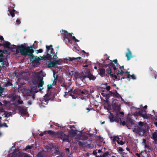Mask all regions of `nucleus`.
<instances>
[{
    "label": "nucleus",
    "mask_w": 157,
    "mask_h": 157,
    "mask_svg": "<svg viewBox=\"0 0 157 157\" xmlns=\"http://www.w3.org/2000/svg\"><path fill=\"white\" fill-rule=\"evenodd\" d=\"M34 52V50L33 49V46H27V51L25 52H23L22 56H30V61L32 62V63L33 64H36V65L39 63L40 59L37 56H34L33 54Z\"/></svg>",
    "instance_id": "obj_1"
},
{
    "label": "nucleus",
    "mask_w": 157,
    "mask_h": 157,
    "mask_svg": "<svg viewBox=\"0 0 157 157\" xmlns=\"http://www.w3.org/2000/svg\"><path fill=\"white\" fill-rule=\"evenodd\" d=\"M46 47L47 55H44L43 57H42L41 59L51 60L52 59V56L55 54L54 52V49L52 48V45L49 46L46 45Z\"/></svg>",
    "instance_id": "obj_2"
},
{
    "label": "nucleus",
    "mask_w": 157,
    "mask_h": 157,
    "mask_svg": "<svg viewBox=\"0 0 157 157\" xmlns=\"http://www.w3.org/2000/svg\"><path fill=\"white\" fill-rule=\"evenodd\" d=\"M116 113V116L114 117L113 114L110 113V115L109 116V118L111 122H113L115 121L117 123H120V124L121 123V118L119 117L120 114L121 115V117H123L124 115V113L123 112H117Z\"/></svg>",
    "instance_id": "obj_3"
},
{
    "label": "nucleus",
    "mask_w": 157,
    "mask_h": 157,
    "mask_svg": "<svg viewBox=\"0 0 157 157\" xmlns=\"http://www.w3.org/2000/svg\"><path fill=\"white\" fill-rule=\"evenodd\" d=\"M108 68L106 69V71H107V73L108 75H109L112 78L114 77L115 79H117L119 80L118 76L117 75V76L116 75H114L113 73H112L111 67L113 68L115 73H116L117 72V68L115 66L113 63L112 62L110 63L109 64H108Z\"/></svg>",
    "instance_id": "obj_4"
},
{
    "label": "nucleus",
    "mask_w": 157,
    "mask_h": 157,
    "mask_svg": "<svg viewBox=\"0 0 157 157\" xmlns=\"http://www.w3.org/2000/svg\"><path fill=\"white\" fill-rule=\"evenodd\" d=\"M10 49H16V52L18 53L20 52L21 55L23 54V52H25L27 50V46L26 47L23 44L21 45L16 46L13 45L10 46Z\"/></svg>",
    "instance_id": "obj_5"
},
{
    "label": "nucleus",
    "mask_w": 157,
    "mask_h": 157,
    "mask_svg": "<svg viewBox=\"0 0 157 157\" xmlns=\"http://www.w3.org/2000/svg\"><path fill=\"white\" fill-rule=\"evenodd\" d=\"M84 71V79L88 78L90 81H94L96 78V77L91 73L89 69H85Z\"/></svg>",
    "instance_id": "obj_6"
},
{
    "label": "nucleus",
    "mask_w": 157,
    "mask_h": 157,
    "mask_svg": "<svg viewBox=\"0 0 157 157\" xmlns=\"http://www.w3.org/2000/svg\"><path fill=\"white\" fill-rule=\"evenodd\" d=\"M56 136L62 140L63 142H69L68 136L65 135L62 132L60 131L57 132Z\"/></svg>",
    "instance_id": "obj_7"
},
{
    "label": "nucleus",
    "mask_w": 157,
    "mask_h": 157,
    "mask_svg": "<svg viewBox=\"0 0 157 157\" xmlns=\"http://www.w3.org/2000/svg\"><path fill=\"white\" fill-rule=\"evenodd\" d=\"M147 106L146 105L144 106L143 109H141L138 112L136 113L140 117H141L144 119H147L148 118L147 114H146V111L144 109H147Z\"/></svg>",
    "instance_id": "obj_8"
},
{
    "label": "nucleus",
    "mask_w": 157,
    "mask_h": 157,
    "mask_svg": "<svg viewBox=\"0 0 157 157\" xmlns=\"http://www.w3.org/2000/svg\"><path fill=\"white\" fill-rule=\"evenodd\" d=\"M115 101V100L114 99L113 101V108L114 111L119 112L121 109V104L118 101Z\"/></svg>",
    "instance_id": "obj_9"
},
{
    "label": "nucleus",
    "mask_w": 157,
    "mask_h": 157,
    "mask_svg": "<svg viewBox=\"0 0 157 157\" xmlns=\"http://www.w3.org/2000/svg\"><path fill=\"white\" fill-rule=\"evenodd\" d=\"M135 132L138 133L140 136H143L146 132V129L145 128H142L139 127H136L134 129Z\"/></svg>",
    "instance_id": "obj_10"
},
{
    "label": "nucleus",
    "mask_w": 157,
    "mask_h": 157,
    "mask_svg": "<svg viewBox=\"0 0 157 157\" xmlns=\"http://www.w3.org/2000/svg\"><path fill=\"white\" fill-rule=\"evenodd\" d=\"M73 93L75 94H78V95H83L84 94H86L87 91L85 90H83L79 89H76L74 90H72Z\"/></svg>",
    "instance_id": "obj_11"
},
{
    "label": "nucleus",
    "mask_w": 157,
    "mask_h": 157,
    "mask_svg": "<svg viewBox=\"0 0 157 157\" xmlns=\"http://www.w3.org/2000/svg\"><path fill=\"white\" fill-rule=\"evenodd\" d=\"M78 144L79 146L82 147H92V144H91V140H89L88 142L87 141L86 142H82L80 141H78Z\"/></svg>",
    "instance_id": "obj_12"
},
{
    "label": "nucleus",
    "mask_w": 157,
    "mask_h": 157,
    "mask_svg": "<svg viewBox=\"0 0 157 157\" xmlns=\"http://www.w3.org/2000/svg\"><path fill=\"white\" fill-rule=\"evenodd\" d=\"M93 154L95 155L96 157H107L109 155H111L112 153L109 151H107L103 153L102 155H98L97 152L95 150L93 151Z\"/></svg>",
    "instance_id": "obj_13"
},
{
    "label": "nucleus",
    "mask_w": 157,
    "mask_h": 157,
    "mask_svg": "<svg viewBox=\"0 0 157 157\" xmlns=\"http://www.w3.org/2000/svg\"><path fill=\"white\" fill-rule=\"evenodd\" d=\"M17 108L19 112L21 113L24 115H26L28 114V112L27 111V109L26 108H25L21 106H17Z\"/></svg>",
    "instance_id": "obj_14"
},
{
    "label": "nucleus",
    "mask_w": 157,
    "mask_h": 157,
    "mask_svg": "<svg viewBox=\"0 0 157 157\" xmlns=\"http://www.w3.org/2000/svg\"><path fill=\"white\" fill-rule=\"evenodd\" d=\"M74 75L76 79L79 78L82 81L83 79H84V71L81 74L78 72H75Z\"/></svg>",
    "instance_id": "obj_15"
},
{
    "label": "nucleus",
    "mask_w": 157,
    "mask_h": 157,
    "mask_svg": "<svg viewBox=\"0 0 157 157\" xmlns=\"http://www.w3.org/2000/svg\"><path fill=\"white\" fill-rule=\"evenodd\" d=\"M35 75L33 78L34 81L37 83L42 78H43L41 75L39 73H35Z\"/></svg>",
    "instance_id": "obj_16"
},
{
    "label": "nucleus",
    "mask_w": 157,
    "mask_h": 157,
    "mask_svg": "<svg viewBox=\"0 0 157 157\" xmlns=\"http://www.w3.org/2000/svg\"><path fill=\"white\" fill-rule=\"evenodd\" d=\"M5 54L4 51L0 49V63L2 62V64L3 65H4L6 63V62H4V54Z\"/></svg>",
    "instance_id": "obj_17"
},
{
    "label": "nucleus",
    "mask_w": 157,
    "mask_h": 157,
    "mask_svg": "<svg viewBox=\"0 0 157 157\" xmlns=\"http://www.w3.org/2000/svg\"><path fill=\"white\" fill-rule=\"evenodd\" d=\"M127 52L126 54V57H127V60H130L133 57L132 52L129 48L127 49Z\"/></svg>",
    "instance_id": "obj_18"
},
{
    "label": "nucleus",
    "mask_w": 157,
    "mask_h": 157,
    "mask_svg": "<svg viewBox=\"0 0 157 157\" xmlns=\"http://www.w3.org/2000/svg\"><path fill=\"white\" fill-rule=\"evenodd\" d=\"M121 71L120 70H118V72H117L116 74L118 76V80L121 79V80L122 79H124L125 78H127V75L126 74H121Z\"/></svg>",
    "instance_id": "obj_19"
},
{
    "label": "nucleus",
    "mask_w": 157,
    "mask_h": 157,
    "mask_svg": "<svg viewBox=\"0 0 157 157\" xmlns=\"http://www.w3.org/2000/svg\"><path fill=\"white\" fill-rule=\"evenodd\" d=\"M127 126L128 127L134 124L132 119L130 117H128L126 120Z\"/></svg>",
    "instance_id": "obj_20"
},
{
    "label": "nucleus",
    "mask_w": 157,
    "mask_h": 157,
    "mask_svg": "<svg viewBox=\"0 0 157 157\" xmlns=\"http://www.w3.org/2000/svg\"><path fill=\"white\" fill-rule=\"evenodd\" d=\"M99 74L101 76H105V70L104 68H99L98 71Z\"/></svg>",
    "instance_id": "obj_21"
},
{
    "label": "nucleus",
    "mask_w": 157,
    "mask_h": 157,
    "mask_svg": "<svg viewBox=\"0 0 157 157\" xmlns=\"http://www.w3.org/2000/svg\"><path fill=\"white\" fill-rule=\"evenodd\" d=\"M43 78H42L39 81V83L38 85V87L39 88H40V90H41L43 89V87H42L43 86L44 84V82L43 81Z\"/></svg>",
    "instance_id": "obj_22"
},
{
    "label": "nucleus",
    "mask_w": 157,
    "mask_h": 157,
    "mask_svg": "<svg viewBox=\"0 0 157 157\" xmlns=\"http://www.w3.org/2000/svg\"><path fill=\"white\" fill-rule=\"evenodd\" d=\"M50 62L48 63V68H51L52 67H55L56 65V63H57V62H55L54 61H51V60H49Z\"/></svg>",
    "instance_id": "obj_23"
},
{
    "label": "nucleus",
    "mask_w": 157,
    "mask_h": 157,
    "mask_svg": "<svg viewBox=\"0 0 157 157\" xmlns=\"http://www.w3.org/2000/svg\"><path fill=\"white\" fill-rule=\"evenodd\" d=\"M10 11V13L12 17H13L15 16V14H18V12L13 9L12 10H8Z\"/></svg>",
    "instance_id": "obj_24"
},
{
    "label": "nucleus",
    "mask_w": 157,
    "mask_h": 157,
    "mask_svg": "<svg viewBox=\"0 0 157 157\" xmlns=\"http://www.w3.org/2000/svg\"><path fill=\"white\" fill-rule=\"evenodd\" d=\"M69 134L72 137L75 136L77 134V130H74L73 129H71V130L69 131Z\"/></svg>",
    "instance_id": "obj_25"
},
{
    "label": "nucleus",
    "mask_w": 157,
    "mask_h": 157,
    "mask_svg": "<svg viewBox=\"0 0 157 157\" xmlns=\"http://www.w3.org/2000/svg\"><path fill=\"white\" fill-rule=\"evenodd\" d=\"M81 57H78L77 58H74L72 57L71 58V57H68L67 59H66L68 60L69 61H72L73 60H77V61H78L79 60L81 59Z\"/></svg>",
    "instance_id": "obj_26"
},
{
    "label": "nucleus",
    "mask_w": 157,
    "mask_h": 157,
    "mask_svg": "<svg viewBox=\"0 0 157 157\" xmlns=\"http://www.w3.org/2000/svg\"><path fill=\"white\" fill-rule=\"evenodd\" d=\"M71 33H68L67 31V33H65V34L63 35V38L65 39H67L68 41H69L70 40L69 39V38L71 37Z\"/></svg>",
    "instance_id": "obj_27"
},
{
    "label": "nucleus",
    "mask_w": 157,
    "mask_h": 157,
    "mask_svg": "<svg viewBox=\"0 0 157 157\" xmlns=\"http://www.w3.org/2000/svg\"><path fill=\"white\" fill-rule=\"evenodd\" d=\"M121 74L122 75V74H126L127 75V78H129L131 77V75L130 74V72L128 71H124L122 70H121Z\"/></svg>",
    "instance_id": "obj_28"
},
{
    "label": "nucleus",
    "mask_w": 157,
    "mask_h": 157,
    "mask_svg": "<svg viewBox=\"0 0 157 157\" xmlns=\"http://www.w3.org/2000/svg\"><path fill=\"white\" fill-rule=\"evenodd\" d=\"M151 138L153 139L155 141H157V132H155L152 133Z\"/></svg>",
    "instance_id": "obj_29"
},
{
    "label": "nucleus",
    "mask_w": 157,
    "mask_h": 157,
    "mask_svg": "<svg viewBox=\"0 0 157 157\" xmlns=\"http://www.w3.org/2000/svg\"><path fill=\"white\" fill-rule=\"evenodd\" d=\"M68 94L69 95L71 96L73 99H75L77 97V96L74 95L75 94L73 93L72 89H71L70 91H69L68 92Z\"/></svg>",
    "instance_id": "obj_30"
},
{
    "label": "nucleus",
    "mask_w": 157,
    "mask_h": 157,
    "mask_svg": "<svg viewBox=\"0 0 157 157\" xmlns=\"http://www.w3.org/2000/svg\"><path fill=\"white\" fill-rule=\"evenodd\" d=\"M105 101H106V102L107 103V104L109 105L110 102L109 99L110 98V96H109V94H107L105 96Z\"/></svg>",
    "instance_id": "obj_31"
},
{
    "label": "nucleus",
    "mask_w": 157,
    "mask_h": 157,
    "mask_svg": "<svg viewBox=\"0 0 157 157\" xmlns=\"http://www.w3.org/2000/svg\"><path fill=\"white\" fill-rule=\"evenodd\" d=\"M48 133L51 135L53 136H56L57 134V132L56 133L53 131L49 130L48 131Z\"/></svg>",
    "instance_id": "obj_32"
},
{
    "label": "nucleus",
    "mask_w": 157,
    "mask_h": 157,
    "mask_svg": "<svg viewBox=\"0 0 157 157\" xmlns=\"http://www.w3.org/2000/svg\"><path fill=\"white\" fill-rule=\"evenodd\" d=\"M4 46L8 48H10V43L8 41H6L4 43L3 42Z\"/></svg>",
    "instance_id": "obj_33"
},
{
    "label": "nucleus",
    "mask_w": 157,
    "mask_h": 157,
    "mask_svg": "<svg viewBox=\"0 0 157 157\" xmlns=\"http://www.w3.org/2000/svg\"><path fill=\"white\" fill-rule=\"evenodd\" d=\"M48 103V102H47L45 100L42 99L41 101V105L40 106V107L41 108L42 107H44L45 106L43 105V104L47 105Z\"/></svg>",
    "instance_id": "obj_34"
},
{
    "label": "nucleus",
    "mask_w": 157,
    "mask_h": 157,
    "mask_svg": "<svg viewBox=\"0 0 157 157\" xmlns=\"http://www.w3.org/2000/svg\"><path fill=\"white\" fill-rule=\"evenodd\" d=\"M91 64V62H88V63H83V67H88Z\"/></svg>",
    "instance_id": "obj_35"
},
{
    "label": "nucleus",
    "mask_w": 157,
    "mask_h": 157,
    "mask_svg": "<svg viewBox=\"0 0 157 157\" xmlns=\"http://www.w3.org/2000/svg\"><path fill=\"white\" fill-rule=\"evenodd\" d=\"M144 123L142 121H140L138 122V124L136 127H139L142 128H145L144 127Z\"/></svg>",
    "instance_id": "obj_36"
},
{
    "label": "nucleus",
    "mask_w": 157,
    "mask_h": 157,
    "mask_svg": "<svg viewBox=\"0 0 157 157\" xmlns=\"http://www.w3.org/2000/svg\"><path fill=\"white\" fill-rule=\"evenodd\" d=\"M144 147L145 148H147V150H148V151L150 152L152 151V147H150L149 145L147 144L146 145L144 146Z\"/></svg>",
    "instance_id": "obj_37"
},
{
    "label": "nucleus",
    "mask_w": 157,
    "mask_h": 157,
    "mask_svg": "<svg viewBox=\"0 0 157 157\" xmlns=\"http://www.w3.org/2000/svg\"><path fill=\"white\" fill-rule=\"evenodd\" d=\"M43 99L45 100L47 102H48L50 100V98L49 96L47 94H46L44 96V98Z\"/></svg>",
    "instance_id": "obj_38"
},
{
    "label": "nucleus",
    "mask_w": 157,
    "mask_h": 157,
    "mask_svg": "<svg viewBox=\"0 0 157 157\" xmlns=\"http://www.w3.org/2000/svg\"><path fill=\"white\" fill-rule=\"evenodd\" d=\"M17 103L19 105H21L23 103V101L21 99L20 96L19 97V99L17 101Z\"/></svg>",
    "instance_id": "obj_39"
},
{
    "label": "nucleus",
    "mask_w": 157,
    "mask_h": 157,
    "mask_svg": "<svg viewBox=\"0 0 157 157\" xmlns=\"http://www.w3.org/2000/svg\"><path fill=\"white\" fill-rule=\"evenodd\" d=\"M115 96L114 97L118 98H121V96L117 92V91L115 90Z\"/></svg>",
    "instance_id": "obj_40"
},
{
    "label": "nucleus",
    "mask_w": 157,
    "mask_h": 157,
    "mask_svg": "<svg viewBox=\"0 0 157 157\" xmlns=\"http://www.w3.org/2000/svg\"><path fill=\"white\" fill-rule=\"evenodd\" d=\"M117 143L118 144H120L121 145H123L125 143V142L124 141H123L122 140H117Z\"/></svg>",
    "instance_id": "obj_41"
},
{
    "label": "nucleus",
    "mask_w": 157,
    "mask_h": 157,
    "mask_svg": "<svg viewBox=\"0 0 157 157\" xmlns=\"http://www.w3.org/2000/svg\"><path fill=\"white\" fill-rule=\"evenodd\" d=\"M72 34V33H71V34ZM71 37H72V39L75 42H78L79 41V40L77 39L75 37V36H72L71 35Z\"/></svg>",
    "instance_id": "obj_42"
},
{
    "label": "nucleus",
    "mask_w": 157,
    "mask_h": 157,
    "mask_svg": "<svg viewBox=\"0 0 157 157\" xmlns=\"http://www.w3.org/2000/svg\"><path fill=\"white\" fill-rule=\"evenodd\" d=\"M109 96L110 97H114L115 95V94L114 92H112V91H109Z\"/></svg>",
    "instance_id": "obj_43"
},
{
    "label": "nucleus",
    "mask_w": 157,
    "mask_h": 157,
    "mask_svg": "<svg viewBox=\"0 0 157 157\" xmlns=\"http://www.w3.org/2000/svg\"><path fill=\"white\" fill-rule=\"evenodd\" d=\"M62 61V59H59L55 61V62H57V63H56V65H60V64L59 63L60 62Z\"/></svg>",
    "instance_id": "obj_44"
},
{
    "label": "nucleus",
    "mask_w": 157,
    "mask_h": 157,
    "mask_svg": "<svg viewBox=\"0 0 157 157\" xmlns=\"http://www.w3.org/2000/svg\"><path fill=\"white\" fill-rule=\"evenodd\" d=\"M13 85V84L12 82L10 81H8L6 84V86H10Z\"/></svg>",
    "instance_id": "obj_45"
},
{
    "label": "nucleus",
    "mask_w": 157,
    "mask_h": 157,
    "mask_svg": "<svg viewBox=\"0 0 157 157\" xmlns=\"http://www.w3.org/2000/svg\"><path fill=\"white\" fill-rule=\"evenodd\" d=\"M43 52V49H40L38 50H37L36 51V53L37 54L39 53H41Z\"/></svg>",
    "instance_id": "obj_46"
},
{
    "label": "nucleus",
    "mask_w": 157,
    "mask_h": 157,
    "mask_svg": "<svg viewBox=\"0 0 157 157\" xmlns=\"http://www.w3.org/2000/svg\"><path fill=\"white\" fill-rule=\"evenodd\" d=\"M135 155L136 156H137V157H141V156H143L141 153H135Z\"/></svg>",
    "instance_id": "obj_47"
},
{
    "label": "nucleus",
    "mask_w": 157,
    "mask_h": 157,
    "mask_svg": "<svg viewBox=\"0 0 157 157\" xmlns=\"http://www.w3.org/2000/svg\"><path fill=\"white\" fill-rule=\"evenodd\" d=\"M38 157H44L41 152H39L37 155Z\"/></svg>",
    "instance_id": "obj_48"
},
{
    "label": "nucleus",
    "mask_w": 157,
    "mask_h": 157,
    "mask_svg": "<svg viewBox=\"0 0 157 157\" xmlns=\"http://www.w3.org/2000/svg\"><path fill=\"white\" fill-rule=\"evenodd\" d=\"M119 123L120 124H121L123 126L126 125L127 126L126 121H123L122 122H121V124L119 122Z\"/></svg>",
    "instance_id": "obj_49"
},
{
    "label": "nucleus",
    "mask_w": 157,
    "mask_h": 157,
    "mask_svg": "<svg viewBox=\"0 0 157 157\" xmlns=\"http://www.w3.org/2000/svg\"><path fill=\"white\" fill-rule=\"evenodd\" d=\"M17 96L16 95L12 97V100L13 101H15L17 99Z\"/></svg>",
    "instance_id": "obj_50"
},
{
    "label": "nucleus",
    "mask_w": 157,
    "mask_h": 157,
    "mask_svg": "<svg viewBox=\"0 0 157 157\" xmlns=\"http://www.w3.org/2000/svg\"><path fill=\"white\" fill-rule=\"evenodd\" d=\"M143 145L145 146L146 145H147L146 144V140L145 139H143Z\"/></svg>",
    "instance_id": "obj_51"
},
{
    "label": "nucleus",
    "mask_w": 157,
    "mask_h": 157,
    "mask_svg": "<svg viewBox=\"0 0 157 157\" xmlns=\"http://www.w3.org/2000/svg\"><path fill=\"white\" fill-rule=\"evenodd\" d=\"M53 77L54 78V79L56 80H57L58 78V75H55V74H54Z\"/></svg>",
    "instance_id": "obj_52"
},
{
    "label": "nucleus",
    "mask_w": 157,
    "mask_h": 157,
    "mask_svg": "<svg viewBox=\"0 0 157 157\" xmlns=\"http://www.w3.org/2000/svg\"><path fill=\"white\" fill-rule=\"evenodd\" d=\"M32 147L29 145H28L25 148V150H28V149H30Z\"/></svg>",
    "instance_id": "obj_53"
},
{
    "label": "nucleus",
    "mask_w": 157,
    "mask_h": 157,
    "mask_svg": "<svg viewBox=\"0 0 157 157\" xmlns=\"http://www.w3.org/2000/svg\"><path fill=\"white\" fill-rule=\"evenodd\" d=\"M63 34V35L65 34L66 33H67V31L64 30H62L60 31Z\"/></svg>",
    "instance_id": "obj_54"
},
{
    "label": "nucleus",
    "mask_w": 157,
    "mask_h": 157,
    "mask_svg": "<svg viewBox=\"0 0 157 157\" xmlns=\"http://www.w3.org/2000/svg\"><path fill=\"white\" fill-rule=\"evenodd\" d=\"M114 65H115V67H116L117 68V71L118 72V70H119L118 68V67H119V66H120L119 64L117 63V64H116V66L113 63Z\"/></svg>",
    "instance_id": "obj_55"
},
{
    "label": "nucleus",
    "mask_w": 157,
    "mask_h": 157,
    "mask_svg": "<svg viewBox=\"0 0 157 157\" xmlns=\"http://www.w3.org/2000/svg\"><path fill=\"white\" fill-rule=\"evenodd\" d=\"M110 88H111V87H110V86H106V89L107 91H109L110 89Z\"/></svg>",
    "instance_id": "obj_56"
},
{
    "label": "nucleus",
    "mask_w": 157,
    "mask_h": 157,
    "mask_svg": "<svg viewBox=\"0 0 157 157\" xmlns=\"http://www.w3.org/2000/svg\"><path fill=\"white\" fill-rule=\"evenodd\" d=\"M132 77V78L133 80H135L136 79V77L134 75H131V77Z\"/></svg>",
    "instance_id": "obj_57"
},
{
    "label": "nucleus",
    "mask_w": 157,
    "mask_h": 157,
    "mask_svg": "<svg viewBox=\"0 0 157 157\" xmlns=\"http://www.w3.org/2000/svg\"><path fill=\"white\" fill-rule=\"evenodd\" d=\"M17 24L18 25L19 24L21 23V22L19 19H17L16 21Z\"/></svg>",
    "instance_id": "obj_58"
},
{
    "label": "nucleus",
    "mask_w": 157,
    "mask_h": 157,
    "mask_svg": "<svg viewBox=\"0 0 157 157\" xmlns=\"http://www.w3.org/2000/svg\"><path fill=\"white\" fill-rule=\"evenodd\" d=\"M48 89V90L50 89L52 87V86L51 85H49V84L47 85Z\"/></svg>",
    "instance_id": "obj_59"
},
{
    "label": "nucleus",
    "mask_w": 157,
    "mask_h": 157,
    "mask_svg": "<svg viewBox=\"0 0 157 157\" xmlns=\"http://www.w3.org/2000/svg\"><path fill=\"white\" fill-rule=\"evenodd\" d=\"M61 86L63 87H64L65 88H66L67 87V85H66L65 82H63Z\"/></svg>",
    "instance_id": "obj_60"
},
{
    "label": "nucleus",
    "mask_w": 157,
    "mask_h": 157,
    "mask_svg": "<svg viewBox=\"0 0 157 157\" xmlns=\"http://www.w3.org/2000/svg\"><path fill=\"white\" fill-rule=\"evenodd\" d=\"M101 95L103 96V97H105V96L107 94L105 93H104V92H102L101 93Z\"/></svg>",
    "instance_id": "obj_61"
},
{
    "label": "nucleus",
    "mask_w": 157,
    "mask_h": 157,
    "mask_svg": "<svg viewBox=\"0 0 157 157\" xmlns=\"http://www.w3.org/2000/svg\"><path fill=\"white\" fill-rule=\"evenodd\" d=\"M4 39L3 37L2 36L0 35V40H1V42H2V41L4 42L5 41L4 40Z\"/></svg>",
    "instance_id": "obj_62"
},
{
    "label": "nucleus",
    "mask_w": 157,
    "mask_h": 157,
    "mask_svg": "<svg viewBox=\"0 0 157 157\" xmlns=\"http://www.w3.org/2000/svg\"><path fill=\"white\" fill-rule=\"evenodd\" d=\"M56 81L57 80H56L55 79L54 80L52 84V85L54 86L56 84Z\"/></svg>",
    "instance_id": "obj_63"
},
{
    "label": "nucleus",
    "mask_w": 157,
    "mask_h": 157,
    "mask_svg": "<svg viewBox=\"0 0 157 157\" xmlns=\"http://www.w3.org/2000/svg\"><path fill=\"white\" fill-rule=\"evenodd\" d=\"M118 150L119 151H123V149L122 147H119Z\"/></svg>",
    "instance_id": "obj_64"
}]
</instances>
